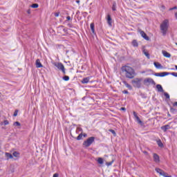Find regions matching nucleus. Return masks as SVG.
Instances as JSON below:
<instances>
[{
	"label": "nucleus",
	"mask_w": 177,
	"mask_h": 177,
	"mask_svg": "<svg viewBox=\"0 0 177 177\" xmlns=\"http://www.w3.org/2000/svg\"><path fill=\"white\" fill-rule=\"evenodd\" d=\"M160 176L164 177H172V176H168V174L164 171V170L162 171Z\"/></svg>",
	"instance_id": "obj_24"
},
{
	"label": "nucleus",
	"mask_w": 177,
	"mask_h": 177,
	"mask_svg": "<svg viewBox=\"0 0 177 177\" xmlns=\"http://www.w3.org/2000/svg\"><path fill=\"white\" fill-rule=\"evenodd\" d=\"M176 9H177V6H174L173 8H169V10H175Z\"/></svg>",
	"instance_id": "obj_40"
},
{
	"label": "nucleus",
	"mask_w": 177,
	"mask_h": 177,
	"mask_svg": "<svg viewBox=\"0 0 177 177\" xmlns=\"http://www.w3.org/2000/svg\"><path fill=\"white\" fill-rule=\"evenodd\" d=\"M53 177H59V174L57 173L54 174Z\"/></svg>",
	"instance_id": "obj_44"
},
{
	"label": "nucleus",
	"mask_w": 177,
	"mask_h": 177,
	"mask_svg": "<svg viewBox=\"0 0 177 177\" xmlns=\"http://www.w3.org/2000/svg\"><path fill=\"white\" fill-rule=\"evenodd\" d=\"M153 64L156 68H162V65L159 62H154Z\"/></svg>",
	"instance_id": "obj_18"
},
{
	"label": "nucleus",
	"mask_w": 177,
	"mask_h": 177,
	"mask_svg": "<svg viewBox=\"0 0 177 177\" xmlns=\"http://www.w3.org/2000/svg\"><path fill=\"white\" fill-rule=\"evenodd\" d=\"M122 73L124 74L126 78H129V80H133L135 77H136V72H135V69L129 66H122Z\"/></svg>",
	"instance_id": "obj_1"
},
{
	"label": "nucleus",
	"mask_w": 177,
	"mask_h": 177,
	"mask_svg": "<svg viewBox=\"0 0 177 177\" xmlns=\"http://www.w3.org/2000/svg\"><path fill=\"white\" fill-rule=\"evenodd\" d=\"M32 8H33L34 9H37V8H38V4L37 3H33L32 6H31Z\"/></svg>",
	"instance_id": "obj_32"
},
{
	"label": "nucleus",
	"mask_w": 177,
	"mask_h": 177,
	"mask_svg": "<svg viewBox=\"0 0 177 177\" xmlns=\"http://www.w3.org/2000/svg\"><path fill=\"white\" fill-rule=\"evenodd\" d=\"M82 136H83L82 133L79 134V136L77 137V140H81V139H82Z\"/></svg>",
	"instance_id": "obj_30"
},
{
	"label": "nucleus",
	"mask_w": 177,
	"mask_h": 177,
	"mask_svg": "<svg viewBox=\"0 0 177 177\" xmlns=\"http://www.w3.org/2000/svg\"><path fill=\"white\" fill-rule=\"evenodd\" d=\"M169 27V20L165 19L160 24V30L162 32V35H167V32L168 31Z\"/></svg>",
	"instance_id": "obj_2"
},
{
	"label": "nucleus",
	"mask_w": 177,
	"mask_h": 177,
	"mask_svg": "<svg viewBox=\"0 0 177 177\" xmlns=\"http://www.w3.org/2000/svg\"><path fill=\"white\" fill-rule=\"evenodd\" d=\"M1 125H9V121L8 120H6L1 123Z\"/></svg>",
	"instance_id": "obj_26"
},
{
	"label": "nucleus",
	"mask_w": 177,
	"mask_h": 177,
	"mask_svg": "<svg viewBox=\"0 0 177 177\" xmlns=\"http://www.w3.org/2000/svg\"><path fill=\"white\" fill-rule=\"evenodd\" d=\"M162 53L165 57H168V58L171 57V54L167 52L166 50H162Z\"/></svg>",
	"instance_id": "obj_13"
},
{
	"label": "nucleus",
	"mask_w": 177,
	"mask_h": 177,
	"mask_svg": "<svg viewBox=\"0 0 177 177\" xmlns=\"http://www.w3.org/2000/svg\"><path fill=\"white\" fill-rule=\"evenodd\" d=\"M156 143L159 147H164V144H162V142L161 140L158 139L156 140Z\"/></svg>",
	"instance_id": "obj_17"
},
{
	"label": "nucleus",
	"mask_w": 177,
	"mask_h": 177,
	"mask_svg": "<svg viewBox=\"0 0 177 177\" xmlns=\"http://www.w3.org/2000/svg\"><path fill=\"white\" fill-rule=\"evenodd\" d=\"M176 45L177 46V43H176Z\"/></svg>",
	"instance_id": "obj_55"
},
{
	"label": "nucleus",
	"mask_w": 177,
	"mask_h": 177,
	"mask_svg": "<svg viewBox=\"0 0 177 177\" xmlns=\"http://www.w3.org/2000/svg\"><path fill=\"white\" fill-rule=\"evenodd\" d=\"M169 75H173V77H177V73H175V72L169 73Z\"/></svg>",
	"instance_id": "obj_34"
},
{
	"label": "nucleus",
	"mask_w": 177,
	"mask_h": 177,
	"mask_svg": "<svg viewBox=\"0 0 177 177\" xmlns=\"http://www.w3.org/2000/svg\"><path fill=\"white\" fill-rule=\"evenodd\" d=\"M142 53H144V55H145L148 59H150V54H149V52H147V50H142Z\"/></svg>",
	"instance_id": "obj_22"
},
{
	"label": "nucleus",
	"mask_w": 177,
	"mask_h": 177,
	"mask_svg": "<svg viewBox=\"0 0 177 177\" xmlns=\"http://www.w3.org/2000/svg\"><path fill=\"white\" fill-rule=\"evenodd\" d=\"M138 32H140L141 37H142L144 39H146V41H149L150 38L147 36V35L145 32V31L142 30H139Z\"/></svg>",
	"instance_id": "obj_7"
},
{
	"label": "nucleus",
	"mask_w": 177,
	"mask_h": 177,
	"mask_svg": "<svg viewBox=\"0 0 177 177\" xmlns=\"http://www.w3.org/2000/svg\"><path fill=\"white\" fill-rule=\"evenodd\" d=\"M106 20H107V24H109V26L110 27H111L112 26V22H111V16L110 15H108L107 17H106Z\"/></svg>",
	"instance_id": "obj_12"
},
{
	"label": "nucleus",
	"mask_w": 177,
	"mask_h": 177,
	"mask_svg": "<svg viewBox=\"0 0 177 177\" xmlns=\"http://www.w3.org/2000/svg\"><path fill=\"white\" fill-rule=\"evenodd\" d=\"M89 82V77H85L82 80V84H88Z\"/></svg>",
	"instance_id": "obj_23"
},
{
	"label": "nucleus",
	"mask_w": 177,
	"mask_h": 177,
	"mask_svg": "<svg viewBox=\"0 0 177 177\" xmlns=\"http://www.w3.org/2000/svg\"><path fill=\"white\" fill-rule=\"evenodd\" d=\"M83 136H84V138H86V136H88V135L86 133H84Z\"/></svg>",
	"instance_id": "obj_45"
},
{
	"label": "nucleus",
	"mask_w": 177,
	"mask_h": 177,
	"mask_svg": "<svg viewBox=\"0 0 177 177\" xmlns=\"http://www.w3.org/2000/svg\"><path fill=\"white\" fill-rule=\"evenodd\" d=\"M77 131H78L79 132H82V128H81V127H77Z\"/></svg>",
	"instance_id": "obj_41"
},
{
	"label": "nucleus",
	"mask_w": 177,
	"mask_h": 177,
	"mask_svg": "<svg viewBox=\"0 0 177 177\" xmlns=\"http://www.w3.org/2000/svg\"><path fill=\"white\" fill-rule=\"evenodd\" d=\"M153 161L156 163L160 162V156L157 153H153Z\"/></svg>",
	"instance_id": "obj_10"
},
{
	"label": "nucleus",
	"mask_w": 177,
	"mask_h": 177,
	"mask_svg": "<svg viewBox=\"0 0 177 177\" xmlns=\"http://www.w3.org/2000/svg\"><path fill=\"white\" fill-rule=\"evenodd\" d=\"M90 28H91V30L93 34H95V24L91 23L90 24Z\"/></svg>",
	"instance_id": "obj_20"
},
{
	"label": "nucleus",
	"mask_w": 177,
	"mask_h": 177,
	"mask_svg": "<svg viewBox=\"0 0 177 177\" xmlns=\"http://www.w3.org/2000/svg\"><path fill=\"white\" fill-rule=\"evenodd\" d=\"M145 71L141 72L142 74H144Z\"/></svg>",
	"instance_id": "obj_53"
},
{
	"label": "nucleus",
	"mask_w": 177,
	"mask_h": 177,
	"mask_svg": "<svg viewBox=\"0 0 177 177\" xmlns=\"http://www.w3.org/2000/svg\"><path fill=\"white\" fill-rule=\"evenodd\" d=\"M68 27H69V28H74V26H73L72 24H68Z\"/></svg>",
	"instance_id": "obj_38"
},
{
	"label": "nucleus",
	"mask_w": 177,
	"mask_h": 177,
	"mask_svg": "<svg viewBox=\"0 0 177 177\" xmlns=\"http://www.w3.org/2000/svg\"><path fill=\"white\" fill-rule=\"evenodd\" d=\"M113 162H114V160H112V161H111V162H106V165L107 167H110L111 165H113Z\"/></svg>",
	"instance_id": "obj_28"
},
{
	"label": "nucleus",
	"mask_w": 177,
	"mask_h": 177,
	"mask_svg": "<svg viewBox=\"0 0 177 177\" xmlns=\"http://www.w3.org/2000/svg\"><path fill=\"white\" fill-rule=\"evenodd\" d=\"M95 142V137H90L83 142L84 147H89Z\"/></svg>",
	"instance_id": "obj_4"
},
{
	"label": "nucleus",
	"mask_w": 177,
	"mask_h": 177,
	"mask_svg": "<svg viewBox=\"0 0 177 177\" xmlns=\"http://www.w3.org/2000/svg\"><path fill=\"white\" fill-rule=\"evenodd\" d=\"M144 153H145V154H147V151H145Z\"/></svg>",
	"instance_id": "obj_52"
},
{
	"label": "nucleus",
	"mask_w": 177,
	"mask_h": 177,
	"mask_svg": "<svg viewBox=\"0 0 177 177\" xmlns=\"http://www.w3.org/2000/svg\"><path fill=\"white\" fill-rule=\"evenodd\" d=\"M156 77H165L167 75H169V73L168 72H162V73H156L154 74Z\"/></svg>",
	"instance_id": "obj_8"
},
{
	"label": "nucleus",
	"mask_w": 177,
	"mask_h": 177,
	"mask_svg": "<svg viewBox=\"0 0 177 177\" xmlns=\"http://www.w3.org/2000/svg\"><path fill=\"white\" fill-rule=\"evenodd\" d=\"M171 70H175L174 68H171Z\"/></svg>",
	"instance_id": "obj_54"
},
{
	"label": "nucleus",
	"mask_w": 177,
	"mask_h": 177,
	"mask_svg": "<svg viewBox=\"0 0 177 177\" xmlns=\"http://www.w3.org/2000/svg\"><path fill=\"white\" fill-rule=\"evenodd\" d=\"M165 96L166 99H169V94H168V93H165Z\"/></svg>",
	"instance_id": "obj_37"
},
{
	"label": "nucleus",
	"mask_w": 177,
	"mask_h": 177,
	"mask_svg": "<svg viewBox=\"0 0 177 177\" xmlns=\"http://www.w3.org/2000/svg\"><path fill=\"white\" fill-rule=\"evenodd\" d=\"M131 44L134 48H138V46H139V44L136 39H133L131 42Z\"/></svg>",
	"instance_id": "obj_14"
},
{
	"label": "nucleus",
	"mask_w": 177,
	"mask_h": 177,
	"mask_svg": "<svg viewBox=\"0 0 177 177\" xmlns=\"http://www.w3.org/2000/svg\"><path fill=\"white\" fill-rule=\"evenodd\" d=\"M122 83L124 84V85H125L126 87H127L129 89H132V86H131L129 84H128V82H127L126 81H123Z\"/></svg>",
	"instance_id": "obj_19"
},
{
	"label": "nucleus",
	"mask_w": 177,
	"mask_h": 177,
	"mask_svg": "<svg viewBox=\"0 0 177 177\" xmlns=\"http://www.w3.org/2000/svg\"><path fill=\"white\" fill-rule=\"evenodd\" d=\"M66 20L67 21H69V20H71V17L70 16L66 17Z\"/></svg>",
	"instance_id": "obj_43"
},
{
	"label": "nucleus",
	"mask_w": 177,
	"mask_h": 177,
	"mask_svg": "<svg viewBox=\"0 0 177 177\" xmlns=\"http://www.w3.org/2000/svg\"><path fill=\"white\" fill-rule=\"evenodd\" d=\"M80 0H76V3H78V5H80Z\"/></svg>",
	"instance_id": "obj_47"
},
{
	"label": "nucleus",
	"mask_w": 177,
	"mask_h": 177,
	"mask_svg": "<svg viewBox=\"0 0 177 177\" xmlns=\"http://www.w3.org/2000/svg\"><path fill=\"white\" fill-rule=\"evenodd\" d=\"M142 78H135L134 80H131V84L134 88H140V86H142Z\"/></svg>",
	"instance_id": "obj_3"
},
{
	"label": "nucleus",
	"mask_w": 177,
	"mask_h": 177,
	"mask_svg": "<svg viewBox=\"0 0 177 177\" xmlns=\"http://www.w3.org/2000/svg\"><path fill=\"white\" fill-rule=\"evenodd\" d=\"M133 115H134L137 122L138 124H140V125H142V124H143V122H142V120H140V118H139V116H138V113H136L135 111H133Z\"/></svg>",
	"instance_id": "obj_9"
},
{
	"label": "nucleus",
	"mask_w": 177,
	"mask_h": 177,
	"mask_svg": "<svg viewBox=\"0 0 177 177\" xmlns=\"http://www.w3.org/2000/svg\"><path fill=\"white\" fill-rule=\"evenodd\" d=\"M5 154L7 160H9V158H13V156L11 153L6 152Z\"/></svg>",
	"instance_id": "obj_21"
},
{
	"label": "nucleus",
	"mask_w": 177,
	"mask_h": 177,
	"mask_svg": "<svg viewBox=\"0 0 177 177\" xmlns=\"http://www.w3.org/2000/svg\"><path fill=\"white\" fill-rule=\"evenodd\" d=\"M160 128L162 131H164L165 132H167L168 129H171V126H169V124H166L165 126L161 127Z\"/></svg>",
	"instance_id": "obj_11"
},
{
	"label": "nucleus",
	"mask_w": 177,
	"mask_h": 177,
	"mask_svg": "<svg viewBox=\"0 0 177 177\" xmlns=\"http://www.w3.org/2000/svg\"><path fill=\"white\" fill-rule=\"evenodd\" d=\"M112 10H113V11L117 10V3H113V6H112Z\"/></svg>",
	"instance_id": "obj_27"
},
{
	"label": "nucleus",
	"mask_w": 177,
	"mask_h": 177,
	"mask_svg": "<svg viewBox=\"0 0 177 177\" xmlns=\"http://www.w3.org/2000/svg\"><path fill=\"white\" fill-rule=\"evenodd\" d=\"M174 67H175L176 70H177V65H175Z\"/></svg>",
	"instance_id": "obj_51"
},
{
	"label": "nucleus",
	"mask_w": 177,
	"mask_h": 177,
	"mask_svg": "<svg viewBox=\"0 0 177 177\" xmlns=\"http://www.w3.org/2000/svg\"><path fill=\"white\" fill-rule=\"evenodd\" d=\"M123 93L127 94V93H129V92L127 91H123Z\"/></svg>",
	"instance_id": "obj_46"
},
{
	"label": "nucleus",
	"mask_w": 177,
	"mask_h": 177,
	"mask_svg": "<svg viewBox=\"0 0 177 177\" xmlns=\"http://www.w3.org/2000/svg\"><path fill=\"white\" fill-rule=\"evenodd\" d=\"M109 132H111V133H113V135H114V136H115V131H114L113 129H109Z\"/></svg>",
	"instance_id": "obj_35"
},
{
	"label": "nucleus",
	"mask_w": 177,
	"mask_h": 177,
	"mask_svg": "<svg viewBox=\"0 0 177 177\" xmlns=\"http://www.w3.org/2000/svg\"><path fill=\"white\" fill-rule=\"evenodd\" d=\"M19 112V111L16 110L13 114L14 117H17V113Z\"/></svg>",
	"instance_id": "obj_39"
},
{
	"label": "nucleus",
	"mask_w": 177,
	"mask_h": 177,
	"mask_svg": "<svg viewBox=\"0 0 177 177\" xmlns=\"http://www.w3.org/2000/svg\"><path fill=\"white\" fill-rule=\"evenodd\" d=\"M173 106H177V102H174Z\"/></svg>",
	"instance_id": "obj_49"
},
{
	"label": "nucleus",
	"mask_w": 177,
	"mask_h": 177,
	"mask_svg": "<svg viewBox=\"0 0 177 177\" xmlns=\"http://www.w3.org/2000/svg\"><path fill=\"white\" fill-rule=\"evenodd\" d=\"M156 171L160 175H161V174H162V169H160V168H156L155 169Z\"/></svg>",
	"instance_id": "obj_25"
},
{
	"label": "nucleus",
	"mask_w": 177,
	"mask_h": 177,
	"mask_svg": "<svg viewBox=\"0 0 177 177\" xmlns=\"http://www.w3.org/2000/svg\"><path fill=\"white\" fill-rule=\"evenodd\" d=\"M12 156H14V157H18L19 153H17V151H15V152H13Z\"/></svg>",
	"instance_id": "obj_36"
},
{
	"label": "nucleus",
	"mask_w": 177,
	"mask_h": 177,
	"mask_svg": "<svg viewBox=\"0 0 177 177\" xmlns=\"http://www.w3.org/2000/svg\"><path fill=\"white\" fill-rule=\"evenodd\" d=\"M144 84H145V85H147L148 84H151V85H156V82H154V80L151 77H148L145 79Z\"/></svg>",
	"instance_id": "obj_6"
},
{
	"label": "nucleus",
	"mask_w": 177,
	"mask_h": 177,
	"mask_svg": "<svg viewBox=\"0 0 177 177\" xmlns=\"http://www.w3.org/2000/svg\"><path fill=\"white\" fill-rule=\"evenodd\" d=\"M53 64L55 67H57V68H58V70L62 71L63 74H66V68L62 62H55Z\"/></svg>",
	"instance_id": "obj_5"
},
{
	"label": "nucleus",
	"mask_w": 177,
	"mask_h": 177,
	"mask_svg": "<svg viewBox=\"0 0 177 177\" xmlns=\"http://www.w3.org/2000/svg\"><path fill=\"white\" fill-rule=\"evenodd\" d=\"M156 88L158 89V92H164V88H162V86H161V84H157Z\"/></svg>",
	"instance_id": "obj_16"
},
{
	"label": "nucleus",
	"mask_w": 177,
	"mask_h": 177,
	"mask_svg": "<svg viewBox=\"0 0 177 177\" xmlns=\"http://www.w3.org/2000/svg\"><path fill=\"white\" fill-rule=\"evenodd\" d=\"M97 162H98V164H103V159L102 158H98Z\"/></svg>",
	"instance_id": "obj_29"
},
{
	"label": "nucleus",
	"mask_w": 177,
	"mask_h": 177,
	"mask_svg": "<svg viewBox=\"0 0 177 177\" xmlns=\"http://www.w3.org/2000/svg\"><path fill=\"white\" fill-rule=\"evenodd\" d=\"M60 15V12H55V17H59V15Z\"/></svg>",
	"instance_id": "obj_42"
},
{
	"label": "nucleus",
	"mask_w": 177,
	"mask_h": 177,
	"mask_svg": "<svg viewBox=\"0 0 177 177\" xmlns=\"http://www.w3.org/2000/svg\"><path fill=\"white\" fill-rule=\"evenodd\" d=\"M63 80H64V81H69L70 77H68V76H64L63 77Z\"/></svg>",
	"instance_id": "obj_31"
},
{
	"label": "nucleus",
	"mask_w": 177,
	"mask_h": 177,
	"mask_svg": "<svg viewBox=\"0 0 177 177\" xmlns=\"http://www.w3.org/2000/svg\"><path fill=\"white\" fill-rule=\"evenodd\" d=\"M36 67L37 68H41V67H43L42 64H41V62L39 61V59L36 60Z\"/></svg>",
	"instance_id": "obj_15"
},
{
	"label": "nucleus",
	"mask_w": 177,
	"mask_h": 177,
	"mask_svg": "<svg viewBox=\"0 0 177 177\" xmlns=\"http://www.w3.org/2000/svg\"><path fill=\"white\" fill-rule=\"evenodd\" d=\"M120 110H123L124 111H125V108H124V107H122L121 109H120Z\"/></svg>",
	"instance_id": "obj_50"
},
{
	"label": "nucleus",
	"mask_w": 177,
	"mask_h": 177,
	"mask_svg": "<svg viewBox=\"0 0 177 177\" xmlns=\"http://www.w3.org/2000/svg\"><path fill=\"white\" fill-rule=\"evenodd\" d=\"M63 31H64V32H67V29L64 28V29H63Z\"/></svg>",
	"instance_id": "obj_48"
},
{
	"label": "nucleus",
	"mask_w": 177,
	"mask_h": 177,
	"mask_svg": "<svg viewBox=\"0 0 177 177\" xmlns=\"http://www.w3.org/2000/svg\"><path fill=\"white\" fill-rule=\"evenodd\" d=\"M13 125H14L15 127H20V122H14Z\"/></svg>",
	"instance_id": "obj_33"
}]
</instances>
